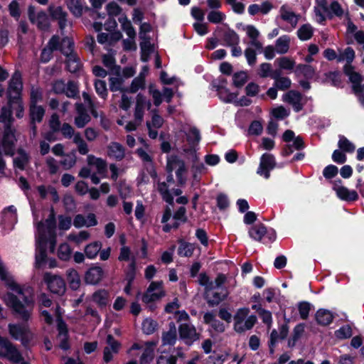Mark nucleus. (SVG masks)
<instances>
[{
	"mask_svg": "<svg viewBox=\"0 0 364 364\" xmlns=\"http://www.w3.org/2000/svg\"><path fill=\"white\" fill-rule=\"evenodd\" d=\"M10 288L16 291L20 297L12 293H7L4 300L6 305L11 308L14 314L24 321H27L31 316V308L33 304V299L30 296L32 294V289L28 287L23 290L16 283L11 282L8 283Z\"/></svg>",
	"mask_w": 364,
	"mask_h": 364,
	"instance_id": "nucleus-1",
	"label": "nucleus"
},
{
	"mask_svg": "<svg viewBox=\"0 0 364 364\" xmlns=\"http://www.w3.org/2000/svg\"><path fill=\"white\" fill-rule=\"evenodd\" d=\"M179 335L182 339H187L191 342L197 341L199 339L200 334L196 333V330L194 326L187 323L181 324L179 326Z\"/></svg>",
	"mask_w": 364,
	"mask_h": 364,
	"instance_id": "nucleus-14",
	"label": "nucleus"
},
{
	"mask_svg": "<svg viewBox=\"0 0 364 364\" xmlns=\"http://www.w3.org/2000/svg\"><path fill=\"white\" fill-rule=\"evenodd\" d=\"M146 97L141 94H138L136 100V107L134 112L135 121L138 122L140 124L143 120L144 109L146 107Z\"/></svg>",
	"mask_w": 364,
	"mask_h": 364,
	"instance_id": "nucleus-17",
	"label": "nucleus"
},
{
	"mask_svg": "<svg viewBox=\"0 0 364 364\" xmlns=\"http://www.w3.org/2000/svg\"><path fill=\"white\" fill-rule=\"evenodd\" d=\"M224 15L218 11H212L208 15V19L210 22L213 23H219L223 19Z\"/></svg>",
	"mask_w": 364,
	"mask_h": 364,
	"instance_id": "nucleus-56",
	"label": "nucleus"
},
{
	"mask_svg": "<svg viewBox=\"0 0 364 364\" xmlns=\"http://www.w3.org/2000/svg\"><path fill=\"white\" fill-rule=\"evenodd\" d=\"M145 85V74L141 73L139 75L135 77L130 86L129 92L132 93L136 92L139 88L144 89Z\"/></svg>",
	"mask_w": 364,
	"mask_h": 364,
	"instance_id": "nucleus-35",
	"label": "nucleus"
},
{
	"mask_svg": "<svg viewBox=\"0 0 364 364\" xmlns=\"http://www.w3.org/2000/svg\"><path fill=\"white\" fill-rule=\"evenodd\" d=\"M267 228L262 224L253 226L250 230V235L257 241H261L267 234Z\"/></svg>",
	"mask_w": 364,
	"mask_h": 364,
	"instance_id": "nucleus-31",
	"label": "nucleus"
},
{
	"mask_svg": "<svg viewBox=\"0 0 364 364\" xmlns=\"http://www.w3.org/2000/svg\"><path fill=\"white\" fill-rule=\"evenodd\" d=\"M43 281L48 285L49 290L58 295H63L66 291V284L64 279L59 275L46 272L43 274Z\"/></svg>",
	"mask_w": 364,
	"mask_h": 364,
	"instance_id": "nucleus-5",
	"label": "nucleus"
},
{
	"mask_svg": "<svg viewBox=\"0 0 364 364\" xmlns=\"http://www.w3.org/2000/svg\"><path fill=\"white\" fill-rule=\"evenodd\" d=\"M18 153L21 154V156L15 158L14 164L20 169H24L25 166L28 162V157L23 149H18Z\"/></svg>",
	"mask_w": 364,
	"mask_h": 364,
	"instance_id": "nucleus-41",
	"label": "nucleus"
},
{
	"mask_svg": "<svg viewBox=\"0 0 364 364\" xmlns=\"http://www.w3.org/2000/svg\"><path fill=\"white\" fill-rule=\"evenodd\" d=\"M234 85L240 87L245 85L247 80V73L245 72L237 73L233 76Z\"/></svg>",
	"mask_w": 364,
	"mask_h": 364,
	"instance_id": "nucleus-51",
	"label": "nucleus"
},
{
	"mask_svg": "<svg viewBox=\"0 0 364 364\" xmlns=\"http://www.w3.org/2000/svg\"><path fill=\"white\" fill-rule=\"evenodd\" d=\"M194 250L193 245L181 241L178 254L184 257H191Z\"/></svg>",
	"mask_w": 364,
	"mask_h": 364,
	"instance_id": "nucleus-43",
	"label": "nucleus"
},
{
	"mask_svg": "<svg viewBox=\"0 0 364 364\" xmlns=\"http://www.w3.org/2000/svg\"><path fill=\"white\" fill-rule=\"evenodd\" d=\"M62 43L63 44H67L66 48L61 47L60 51L66 56H69L71 53H75L73 52L74 43L73 41L69 38L68 37L63 38L62 40Z\"/></svg>",
	"mask_w": 364,
	"mask_h": 364,
	"instance_id": "nucleus-50",
	"label": "nucleus"
},
{
	"mask_svg": "<svg viewBox=\"0 0 364 364\" xmlns=\"http://www.w3.org/2000/svg\"><path fill=\"white\" fill-rule=\"evenodd\" d=\"M147 347L144 350L141 358H140V363L141 364H148L151 362L154 357V348L153 346L155 345L154 343L148 342L146 343Z\"/></svg>",
	"mask_w": 364,
	"mask_h": 364,
	"instance_id": "nucleus-27",
	"label": "nucleus"
},
{
	"mask_svg": "<svg viewBox=\"0 0 364 364\" xmlns=\"http://www.w3.org/2000/svg\"><path fill=\"white\" fill-rule=\"evenodd\" d=\"M48 12L53 20L58 21L60 29L62 31L65 28L67 23V13L63 10L61 6H55L50 5Z\"/></svg>",
	"mask_w": 364,
	"mask_h": 364,
	"instance_id": "nucleus-12",
	"label": "nucleus"
},
{
	"mask_svg": "<svg viewBox=\"0 0 364 364\" xmlns=\"http://www.w3.org/2000/svg\"><path fill=\"white\" fill-rule=\"evenodd\" d=\"M107 10L109 16H117L122 11L120 6L115 2L108 4L107 6Z\"/></svg>",
	"mask_w": 364,
	"mask_h": 364,
	"instance_id": "nucleus-61",
	"label": "nucleus"
},
{
	"mask_svg": "<svg viewBox=\"0 0 364 364\" xmlns=\"http://www.w3.org/2000/svg\"><path fill=\"white\" fill-rule=\"evenodd\" d=\"M15 132L16 129L12 126H10L9 123L6 126H4L1 146L6 155L12 156L15 154V145L17 141Z\"/></svg>",
	"mask_w": 364,
	"mask_h": 364,
	"instance_id": "nucleus-3",
	"label": "nucleus"
},
{
	"mask_svg": "<svg viewBox=\"0 0 364 364\" xmlns=\"http://www.w3.org/2000/svg\"><path fill=\"white\" fill-rule=\"evenodd\" d=\"M338 146L344 151L351 152L355 149L354 145L350 143L346 137H341L338 141Z\"/></svg>",
	"mask_w": 364,
	"mask_h": 364,
	"instance_id": "nucleus-53",
	"label": "nucleus"
},
{
	"mask_svg": "<svg viewBox=\"0 0 364 364\" xmlns=\"http://www.w3.org/2000/svg\"><path fill=\"white\" fill-rule=\"evenodd\" d=\"M67 6L70 11L77 17L82 14V5L80 0H67Z\"/></svg>",
	"mask_w": 364,
	"mask_h": 364,
	"instance_id": "nucleus-36",
	"label": "nucleus"
},
{
	"mask_svg": "<svg viewBox=\"0 0 364 364\" xmlns=\"http://www.w3.org/2000/svg\"><path fill=\"white\" fill-rule=\"evenodd\" d=\"M183 168H186L185 162L177 156H171L168 159L166 170L168 173H172L175 169L178 170Z\"/></svg>",
	"mask_w": 364,
	"mask_h": 364,
	"instance_id": "nucleus-21",
	"label": "nucleus"
},
{
	"mask_svg": "<svg viewBox=\"0 0 364 364\" xmlns=\"http://www.w3.org/2000/svg\"><path fill=\"white\" fill-rule=\"evenodd\" d=\"M223 41L227 46H237L239 36L234 31L229 29L224 33Z\"/></svg>",
	"mask_w": 364,
	"mask_h": 364,
	"instance_id": "nucleus-37",
	"label": "nucleus"
},
{
	"mask_svg": "<svg viewBox=\"0 0 364 364\" xmlns=\"http://www.w3.org/2000/svg\"><path fill=\"white\" fill-rule=\"evenodd\" d=\"M8 328L11 337L16 340L21 338L22 345L26 348L33 338V334L26 325L9 324Z\"/></svg>",
	"mask_w": 364,
	"mask_h": 364,
	"instance_id": "nucleus-2",
	"label": "nucleus"
},
{
	"mask_svg": "<svg viewBox=\"0 0 364 364\" xmlns=\"http://www.w3.org/2000/svg\"><path fill=\"white\" fill-rule=\"evenodd\" d=\"M41 226H43L42 222H40L38 225V228L40 232L38 240V253L36 255V264L38 268L41 267V264L45 262L47 257L46 245L48 242V238L44 233L41 232Z\"/></svg>",
	"mask_w": 364,
	"mask_h": 364,
	"instance_id": "nucleus-8",
	"label": "nucleus"
},
{
	"mask_svg": "<svg viewBox=\"0 0 364 364\" xmlns=\"http://www.w3.org/2000/svg\"><path fill=\"white\" fill-rule=\"evenodd\" d=\"M42 100V92L38 89H32L31 92L30 105H38L37 102Z\"/></svg>",
	"mask_w": 364,
	"mask_h": 364,
	"instance_id": "nucleus-62",
	"label": "nucleus"
},
{
	"mask_svg": "<svg viewBox=\"0 0 364 364\" xmlns=\"http://www.w3.org/2000/svg\"><path fill=\"white\" fill-rule=\"evenodd\" d=\"M177 338L176 328L173 322L169 323V330L163 333L162 341L164 345H173Z\"/></svg>",
	"mask_w": 364,
	"mask_h": 364,
	"instance_id": "nucleus-20",
	"label": "nucleus"
},
{
	"mask_svg": "<svg viewBox=\"0 0 364 364\" xmlns=\"http://www.w3.org/2000/svg\"><path fill=\"white\" fill-rule=\"evenodd\" d=\"M310 304L308 302H301L299 305V314L303 319H306L310 311Z\"/></svg>",
	"mask_w": 364,
	"mask_h": 364,
	"instance_id": "nucleus-64",
	"label": "nucleus"
},
{
	"mask_svg": "<svg viewBox=\"0 0 364 364\" xmlns=\"http://www.w3.org/2000/svg\"><path fill=\"white\" fill-rule=\"evenodd\" d=\"M291 80L287 77H282L275 82V87L279 90H285L291 87Z\"/></svg>",
	"mask_w": 364,
	"mask_h": 364,
	"instance_id": "nucleus-58",
	"label": "nucleus"
},
{
	"mask_svg": "<svg viewBox=\"0 0 364 364\" xmlns=\"http://www.w3.org/2000/svg\"><path fill=\"white\" fill-rule=\"evenodd\" d=\"M336 193L341 199L348 201L355 200L358 199V197L356 191H350L348 188L343 186H340L337 188Z\"/></svg>",
	"mask_w": 364,
	"mask_h": 364,
	"instance_id": "nucleus-26",
	"label": "nucleus"
},
{
	"mask_svg": "<svg viewBox=\"0 0 364 364\" xmlns=\"http://www.w3.org/2000/svg\"><path fill=\"white\" fill-rule=\"evenodd\" d=\"M95 87L96 92L103 98L105 99L107 95V89L106 82L104 80H97L95 82Z\"/></svg>",
	"mask_w": 364,
	"mask_h": 364,
	"instance_id": "nucleus-48",
	"label": "nucleus"
},
{
	"mask_svg": "<svg viewBox=\"0 0 364 364\" xmlns=\"http://www.w3.org/2000/svg\"><path fill=\"white\" fill-rule=\"evenodd\" d=\"M304 332V324L301 323L295 326L291 338L288 341V346L293 348L295 346L297 341L301 337Z\"/></svg>",
	"mask_w": 364,
	"mask_h": 364,
	"instance_id": "nucleus-30",
	"label": "nucleus"
},
{
	"mask_svg": "<svg viewBox=\"0 0 364 364\" xmlns=\"http://www.w3.org/2000/svg\"><path fill=\"white\" fill-rule=\"evenodd\" d=\"M313 35V28L309 24L303 25L298 31V36L301 40H308Z\"/></svg>",
	"mask_w": 364,
	"mask_h": 364,
	"instance_id": "nucleus-40",
	"label": "nucleus"
},
{
	"mask_svg": "<svg viewBox=\"0 0 364 364\" xmlns=\"http://www.w3.org/2000/svg\"><path fill=\"white\" fill-rule=\"evenodd\" d=\"M11 105L12 104L8 103L6 106L3 107L1 109L0 122L4 123V126H6L8 123L10 126H12L14 118L12 117Z\"/></svg>",
	"mask_w": 364,
	"mask_h": 364,
	"instance_id": "nucleus-24",
	"label": "nucleus"
},
{
	"mask_svg": "<svg viewBox=\"0 0 364 364\" xmlns=\"http://www.w3.org/2000/svg\"><path fill=\"white\" fill-rule=\"evenodd\" d=\"M44 114L45 109L42 106H29L30 125L33 137H36L37 135V127L36 125V122H41L43 120Z\"/></svg>",
	"mask_w": 364,
	"mask_h": 364,
	"instance_id": "nucleus-9",
	"label": "nucleus"
},
{
	"mask_svg": "<svg viewBox=\"0 0 364 364\" xmlns=\"http://www.w3.org/2000/svg\"><path fill=\"white\" fill-rule=\"evenodd\" d=\"M228 295V291L227 289H221L220 292H215L213 294V296H210V293H203V297L207 301L208 304L210 307L216 306L219 305L220 302L225 300Z\"/></svg>",
	"mask_w": 364,
	"mask_h": 364,
	"instance_id": "nucleus-16",
	"label": "nucleus"
},
{
	"mask_svg": "<svg viewBox=\"0 0 364 364\" xmlns=\"http://www.w3.org/2000/svg\"><path fill=\"white\" fill-rule=\"evenodd\" d=\"M275 166L273 156L269 154H264L262 156L258 173H264L266 178L269 176V170L272 169Z\"/></svg>",
	"mask_w": 364,
	"mask_h": 364,
	"instance_id": "nucleus-15",
	"label": "nucleus"
},
{
	"mask_svg": "<svg viewBox=\"0 0 364 364\" xmlns=\"http://www.w3.org/2000/svg\"><path fill=\"white\" fill-rule=\"evenodd\" d=\"M349 79L353 83V90L356 95H360L363 92L362 86L360 85L363 81V77L358 73L355 72L352 74Z\"/></svg>",
	"mask_w": 364,
	"mask_h": 364,
	"instance_id": "nucleus-33",
	"label": "nucleus"
},
{
	"mask_svg": "<svg viewBox=\"0 0 364 364\" xmlns=\"http://www.w3.org/2000/svg\"><path fill=\"white\" fill-rule=\"evenodd\" d=\"M165 295V292L161 290L159 293L146 292L142 296V301L144 303H150L159 300Z\"/></svg>",
	"mask_w": 364,
	"mask_h": 364,
	"instance_id": "nucleus-44",
	"label": "nucleus"
},
{
	"mask_svg": "<svg viewBox=\"0 0 364 364\" xmlns=\"http://www.w3.org/2000/svg\"><path fill=\"white\" fill-rule=\"evenodd\" d=\"M46 223L47 225V230L48 234H53L55 233V212L53 208H51L50 214L48 216V218L46 219Z\"/></svg>",
	"mask_w": 364,
	"mask_h": 364,
	"instance_id": "nucleus-49",
	"label": "nucleus"
},
{
	"mask_svg": "<svg viewBox=\"0 0 364 364\" xmlns=\"http://www.w3.org/2000/svg\"><path fill=\"white\" fill-rule=\"evenodd\" d=\"M284 101L292 105L294 109L298 112L302 109L301 104V95L296 91L291 90L288 92L284 97Z\"/></svg>",
	"mask_w": 364,
	"mask_h": 364,
	"instance_id": "nucleus-18",
	"label": "nucleus"
},
{
	"mask_svg": "<svg viewBox=\"0 0 364 364\" xmlns=\"http://www.w3.org/2000/svg\"><path fill=\"white\" fill-rule=\"evenodd\" d=\"M104 276V271L100 267H92L85 274L84 281L86 284L95 285L100 282Z\"/></svg>",
	"mask_w": 364,
	"mask_h": 364,
	"instance_id": "nucleus-13",
	"label": "nucleus"
},
{
	"mask_svg": "<svg viewBox=\"0 0 364 364\" xmlns=\"http://www.w3.org/2000/svg\"><path fill=\"white\" fill-rule=\"evenodd\" d=\"M289 332L287 324H283L280 327L279 333L277 330L274 329L270 334V342L272 345H275L278 339L284 340L287 338Z\"/></svg>",
	"mask_w": 364,
	"mask_h": 364,
	"instance_id": "nucleus-25",
	"label": "nucleus"
},
{
	"mask_svg": "<svg viewBox=\"0 0 364 364\" xmlns=\"http://www.w3.org/2000/svg\"><path fill=\"white\" fill-rule=\"evenodd\" d=\"M107 346L105 347L103 350V360L105 363H109L112 360V352L117 353L121 343L114 339L112 335L108 334L106 338Z\"/></svg>",
	"mask_w": 364,
	"mask_h": 364,
	"instance_id": "nucleus-10",
	"label": "nucleus"
},
{
	"mask_svg": "<svg viewBox=\"0 0 364 364\" xmlns=\"http://www.w3.org/2000/svg\"><path fill=\"white\" fill-rule=\"evenodd\" d=\"M101 247L102 243L98 241L87 245L85 249L86 256L90 259L95 257L100 252Z\"/></svg>",
	"mask_w": 364,
	"mask_h": 364,
	"instance_id": "nucleus-32",
	"label": "nucleus"
},
{
	"mask_svg": "<svg viewBox=\"0 0 364 364\" xmlns=\"http://www.w3.org/2000/svg\"><path fill=\"white\" fill-rule=\"evenodd\" d=\"M263 129L262 125L259 121H253L249 127L248 133L251 135H259Z\"/></svg>",
	"mask_w": 364,
	"mask_h": 364,
	"instance_id": "nucleus-52",
	"label": "nucleus"
},
{
	"mask_svg": "<svg viewBox=\"0 0 364 364\" xmlns=\"http://www.w3.org/2000/svg\"><path fill=\"white\" fill-rule=\"evenodd\" d=\"M67 281L72 290H77L81 284L80 276L74 269H69L66 272Z\"/></svg>",
	"mask_w": 364,
	"mask_h": 364,
	"instance_id": "nucleus-19",
	"label": "nucleus"
},
{
	"mask_svg": "<svg viewBox=\"0 0 364 364\" xmlns=\"http://www.w3.org/2000/svg\"><path fill=\"white\" fill-rule=\"evenodd\" d=\"M109 155L117 160H122L124 157V149L122 145L117 142H112L108 146Z\"/></svg>",
	"mask_w": 364,
	"mask_h": 364,
	"instance_id": "nucleus-22",
	"label": "nucleus"
},
{
	"mask_svg": "<svg viewBox=\"0 0 364 364\" xmlns=\"http://www.w3.org/2000/svg\"><path fill=\"white\" fill-rule=\"evenodd\" d=\"M290 38L287 36H283L279 38L276 42V50L277 53L284 54L288 52L289 48Z\"/></svg>",
	"mask_w": 364,
	"mask_h": 364,
	"instance_id": "nucleus-38",
	"label": "nucleus"
},
{
	"mask_svg": "<svg viewBox=\"0 0 364 364\" xmlns=\"http://www.w3.org/2000/svg\"><path fill=\"white\" fill-rule=\"evenodd\" d=\"M0 346L4 350L0 355L8 358L14 363H19L23 361V358L16 347L7 338L0 336Z\"/></svg>",
	"mask_w": 364,
	"mask_h": 364,
	"instance_id": "nucleus-4",
	"label": "nucleus"
},
{
	"mask_svg": "<svg viewBox=\"0 0 364 364\" xmlns=\"http://www.w3.org/2000/svg\"><path fill=\"white\" fill-rule=\"evenodd\" d=\"M78 87L76 82L74 81H69L67 84V87H65V94L68 97L75 98L78 97Z\"/></svg>",
	"mask_w": 364,
	"mask_h": 364,
	"instance_id": "nucleus-42",
	"label": "nucleus"
},
{
	"mask_svg": "<svg viewBox=\"0 0 364 364\" xmlns=\"http://www.w3.org/2000/svg\"><path fill=\"white\" fill-rule=\"evenodd\" d=\"M278 60H279V67L282 69L292 70L295 65V63L294 60H292L290 58H287V57H282V58H279Z\"/></svg>",
	"mask_w": 364,
	"mask_h": 364,
	"instance_id": "nucleus-59",
	"label": "nucleus"
},
{
	"mask_svg": "<svg viewBox=\"0 0 364 364\" xmlns=\"http://www.w3.org/2000/svg\"><path fill=\"white\" fill-rule=\"evenodd\" d=\"M281 17L284 21L289 22L293 27H296L298 23V16L294 12L282 11Z\"/></svg>",
	"mask_w": 364,
	"mask_h": 364,
	"instance_id": "nucleus-46",
	"label": "nucleus"
},
{
	"mask_svg": "<svg viewBox=\"0 0 364 364\" xmlns=\"http://www.w3.org/2000/svg\"><path fill=\"white\" fill-rule=\"evenodd\" d=\"M296 73L302 74L307 79H311L315 72L311 65L300 64L296 66Z\"/></svg>",
	"mask_w": 364,
	"mask_h": 364,
	"instance_id": "nucleus-39",
	"label": "nucleus"
},
{
	"mask_svg": "<svg viewBox=\"0 0 364 364\" xmlns=\"http://www.w3.org/2000/svg\"><path fill=\"white\" fill-rule=\"evenodd\" d=\"M338 338H348L352 336V328L349 325H346L341 328L336 332Z\"/></svg>",
	"mask_w": 364,
	"mask_h": 364,
	"instance_id": "nucleus-55",
	"label": "nucleus"
},
{
	"mask_svg": "<svg viewBox=\"0 0 364 364\" xmlns=\"http://www.w3.org/2000/svg\"><path fill=\"white\" fill-rule=\"evenodd\" d=\"M28 19L32 23H36L38 28L43 31H48L50 27V23L47 14L43 11H39L36 16V8L30 5L28 8Z\"/></svg>",
	"mask_w": 364,
	"mask_h": 364,
	"instance_id": "nucleus-7",
	"label": "nucleus"
},
{
	"mask_svg": "<svg viewBox=\"0 0 364 364\" xmlns=\"http://www.w3.org/2000/svg\"><path fill=\"white\" fill-rule=\"evenodd\" d=\"M200 139V133L197 128L191 127L187 134V140L193 145L197 144Z\"/></svg>",
	"mask_w": 364,
	"mask_h": 364,
	"instance_id": "nucleus-47",
	"label": "nucleus"
},
{
	"mask_svg": "<svg viewBox=\"0 0 364 364\" xmlns=\"http://www.w3.org/2000/svg\"><path fill=\"white\" fill-rule=\"evenodd\" d=\"M71 250L70 246L66 244H62L58 248V257L60 259L67 261L70 259Z\"/></svg>",
	"mask_w": 364,
	"mask_h": 364,
	"instance_id": "nucleus-45",
	"label": "nucleus"
},
{
	"mask_svg": "<svg viewBox=\"0 0 364 364\" xmlns=\"http://www.w3.org/2000/svg\"><path fill=\"white\" fill-rule=\"evenodd\" d=\"M49 126L51 130L53 132H58L60 129V122L59 120V116L54 113L51 115L49 120Z\"/></svg>",
	"mask_w": 364,
	"mask_h": 364,
	"instance_id": "nucleus-60",
	"label": "nucleus"
},
{
	"mask_svg": "<svg viewBox=\"0 0 364 364\" xmlns=\"http://www.w3.org/2000/svg\"><path fill=\"white\" fill-rule=\"evenodd\" d=\"M66 85L62 80H55L53 84V90L56 94H63L65 92Z\"/></svg>",
	"mask_w": 364,
	"mask_h": 364,
	"instance_id": "nucleus-63",
	"label": "nucleus"
},
{
	"mask_svg": "<svg viewBox=\"0 0 364 364\" xmlns=\"http://www.w3.org/2000/svg\"><path fill=\"white\" fill-rule=\"evenodd\" d=\"M109 293L105 289H100L92 295L93 301L100 306L104 307L107 304Z\"/></svg>",
	"mask_w": 364,
	"mask_h": 364,
	"instance_id": "nucleus-29",
	"label": "nucleus"
},
{
	"mask_svg": "<svg viewBox=\"0 0 364 364\" xmlns=\"http://www.w3.org/2000/svg\"><path fill=\"white\" fill-rule=\"evenodd\" d=\"M90 119L91 118L87 113L77 115L75 118V124L78 128H83L88 122H90Z\"/></svg>",
	"mask_w": 364,
	"mask_h": 364,
	"instance_id": "nucleus-54",
	"label": "nucleus"
},
{
	"mask_svg": "<svg viewBox=\"0 0 364 364\" xmlns=\"http://www.w3.org/2000/svg\"><path fill=\"white\" fill-rule=\"evenodd\" d=\"M57 329L58 334L57 339L59 341V347L63 350H68L70 348L68 343V331L67 324L63 321L62 318L59 316L57 319Z\"/></svg>",
	"mask_w": 364,
	"mask_h": 364,
	"instance_id": "nucleus-11",
	"label": "nucleus"
},
{
	"mask_svg": "<svg viewBox=\"0 0 364 364\" xmlns=\"http://www.w3.org/2000/svg\"><path fill=\"white\" fill-rule=\"evenodd\" d=\"M198 282L200 285L205 286L204 293H210L215 289L214 283L210 280L206 273L203 272L199 274Z\"/></svg>",
	"mask_w": 364,
	"mask_h": 364,
	"instance_id": "nucleus-34",
	"label": "nucleus"
},
{
	"mask_svg": "<svg viewBox=\"0 0 364 364\" xmlns=\"http://www.w3.org/2000/svg\"><path fill=\"white\" fill-rule=\"evenodd\" d=\"M67 58L66 64L68 70L73 73L77 72L81 66L79 58L75 53H71V55H69Z\"/></svg>",
	"mask_w": 364,
	"mask_h": 364,
	"instance_id": "nucleus-28",
	"label": "nucleus"
},
{
	"mask_svg": "<svg viewBox=\"0 0 364 364\" xmlns=\"http://www.w3.org/2000/svg\"><path fill=\"white\" fill-rule=\"evenodd\" d=\"M316 319L318 324L327 326L331 323L333 320V315L328 310L320 309L316 314Z\"/></svg>",
	"mask_w": 364,
	"mask_h": 364,
	"instance_id": "nucleus-23",
	"label": "nucleus"
},
{
	"mask_svg": "<svg viewBox=\"0 0 364 364\" xmlns=\"http://www.w3.org/2000/svg\"><path fill=\"white\" fill-rule=\"evenodd\" d=\"M110 82V90L112 92L117 91L119 89H121L122 85L124 83V80L122 77H110L109 78Z\"/></svg>",
	"mask_w": 364,
	"mask_h": 364,
	"instance_id": "nucleus-57",
	"label": "nucleus"
},
{
	"mask_svg": "<svg viewBox=\"0 0 364 364\" xmlns=\"http://www.w3.org/2000/svg\"><path fill=\"white\" fill-rule=\"evenodd\" d=\"M22 89L21 74L19 71H16L10 80L7 90L9 104H12L14 100L19 101V99H21Z\"/></svg>",
	"mask_w": 364,
	"mask_h": 364,
	"instance_id": "nucleus-6",
	"label": "nucleus"
}]
</instances>
